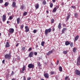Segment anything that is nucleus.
<instances>
[{
    "instance_id": "nucleus-25",
    "label": "nucleus",
    "mask_w": 80,
    "mask_h": 80,
    "mask_svg": "<svg viewBox=\"0 0 80 80\" xmlns=\"http://www.w3.org/2000/svg\"><path fill=\"white\" fill-rule=\"evenodd\" d=\"M61 23H60L58 25V28H59V29H61Z\"/></svg>"
},
{
    "instance_id": "nucleus-14",
    "label": "nucleus",
    "mask_w": 80,
    "mask_h": 80,
    "mask_svg": "<svg viewBox=\"0 0 80 80\" xmlns=\"http://www.w3.org/2000/svg\"><path fill=\"white\" fill-rule=\"evenodd\" d=\"M70 44V42H69L68 41H67L65 42V45L66 46H67Z\"/></svg>"
},
{
    "instance_id": "nucleus-57",
    "label": "nucleus",
    "mask_w": 80,
    "mask_h": 80,
    "mask_svg": "<svg viewBox=\"0 0 80 80\" xmlns=\"http://www.w3.org/2000/svg\"><path fill=\"white\" fill-rule=\"evenodd\" d=\"M9 21H7V23H8H8H9Z\"/></svg>"
},
{
    "instance_id": "nucleus-12",
    "label": "nucleus",
    "mask_w": 80,
    "mask_h": 80,
    "mask_svg": "<svg viewBox=\"0 0 80 80\" xmlns=\"http://www.w3.org/2000/svg\"><path fill=\"white\" fill-rule=\"evenodd\" d=\"M2 21L4 22L6 20V16L5 15H3L2 16Z\"/></svg>"
},
{
    "instance_id": "nucleus-9",
    "label": "nucleus",
    "mask_w": 80,
    "mask_h": 80,
    "mask_svg": "<svg viewBox=\"0 0 80 80\" xmlns=\"http://www.w3.org/2000/svg\"><path fill=\"white\" fill-rule=\"evenodd\" d=\"M12 7H13L14 8H17V6H16V3L15 2H12Z\"/></svg>"
},
{
    "instance_id": "nucleus-11",
    "label": "nucleus",
    "mask_w": 80,
    "mask_h": 80,
    "mask_svg": "<svg viewBox=\"0 0 80 80\" xmlns=\"http://www.w3.org/2000/svg\"><path fill=\"white\" fill-rule=\"evenodd\" d=\"M33 52L32 51L30 52L29 54V57L30 58H31V57H33Z\"/></svg>"
},
{
    "instance_id": "nucleus-55",
    "label": "nucleus",
    "mask_w": 80,
    "mask_h": 80,
    "mask_svg": "<svg viewBox=\"0 0 80 80\" xmlns=\"http://www.w3.org/2000/svg\"><path fill=\"white\" fill-rule=\"evenodd\" d=\"M57 8V9H58V8H59V7H58V6H56V7Z\"/></svg>"
},
{
    "instance_id": "nucleus-7",
    "label": "nucleus",
    "mask_w": 80,
    "mask_h": 80,
    "mask_svg": "<svg viewBox=\"0 0 80 80\" xmlns=\"http://www.w3.org/2000/svg\"><path fill=\"white\" fill-rule=\"evenodd\" d=\"M75 74L77 75H80V71L78 70H76L75 71Z\"/></svg>"
},
{
    "instance_id": "nucleus-5",
    "label": "nucleus",
    "mask_w": 80,
    "mask_h": 80,
    "mask_svg": "<svg viewBox=\"0 0 80 80\" xmlns=\"http://www.w3.org/2000/svg\"><path fill=\"white\" fill-rule=\"evenodd\" d=\"M25 29L26 32H28L30 31V28H29V27L28 26H26L25 27Z\"/></svg>"
},
{
    "instance_id": "nucleus-32",
    "label": "nucleus",
    "mask_w": 80,
    "mask_h": 80,
    "mask_svg": "<svg viewBox=\"0 0 80 80\" xmlns=\"http://www.w3.org/2000/svg\"><path fill=\"white\" fill-rule=\"evenodd\" d=\"M70 46H71V48H72V47H73V42H71L70 43Z\"/></svg>"
},
{
    "instance_id": "nucleus-44",
    "label": "nucleus",
    "mask_w": 80,
    "mask_h": 80,
    "mask_svg": "<svg viewBox=\"0 0 80 80\" xmlns=\"http://www.w3.org/2000/svg\"><path fill=\"white\" fill-rule=\"evenodd\" d=\"M31 80V78L28 77L27 78V80Z\"/></svg>"
},
{
    "instance_id": "nucleus-17",
    "label": "nucleus",
    "mask_w": 80,
    "mask_h": 80,
    "mask_svg": "<svg viewBox=\"0 0 80 80\" xmlns=\"http://www.w3.org/2000/svg\"><path fill=\"white\" fill-rule=\"evenodd\" d=\"M5 47L6 48H8L10 47V44H9V43L8 42H6V44L5 45Z\"/></svg>"
},
{
    "instance_id": "nucleus-52",
    "label": "nucleus",
    "mask_w": 80,
    "mask_h": 80,
    "mask_svg": "<svg viewBox=\"0 0 80 80\" xmlns=\"http://www.w3.org/2000/svg\"><path fill=\"white\" fill-rule=\"evenodd\" d=\"M53 3H55L56 1V0H52Z\"/></svg>"
},
{
    "instance_id": "nucleus-47",
    "label": "nucleus",
    "mask_w": 80,
    "mask_h": 80,
    "mask_svg": "<svg viewBox=\"0 0 80 80\" xmlns=\"http://www.w3.org/2000/svg\"><path fill=\"white\" fill-rule=\"evenodd\" d=\"M17 60H20V57H18Z\"/></svg>"
},
{
    "instance_id": "nucleus-39",
    "label": "nucleus",
    "mask_w": 80,
    "mask_h": 80,
    "mask_svg": "<svg viewBox=\"0 0 80 80\" xmlns=\"http://www.w3.org/2000/svg\"><path fill=\"white\" fill-rule=\"evenodd\" d=\"M51 75H53L54 74V72L53 71H51Z\"/></svg>"
},
{
    "instance_id": "nucleus-22",
    "label": "nucleus",
    "mask_w": 80,
    "mask_h": 80,
    "mask_svg": "<svg viewBox=\"0 0 80 80\" xmlns=\"http://www.w3.org/2000/svg\"><path fill=\"white\" fill-rule=\"evenodd\" d=\"M49 4L50 8H52V7H53V3L50 2L49 3Z\"/></svg>"
},
{
    "instance_id": "nucleus-34",
    "label": "nucleus",
    "mask_w": 80,
    "mask_h": 80,
    "mask_svg": "<svg viewBox=\"0 0 80 80\" xmlns=\"http://www.w3.org/2000/svg\"><path fill=\"white\" fill-rule=\"evenodd\" d=\"M27 15V12H25L23 13V16H25Z\"/></svg>"
},
{
    "instance_id": "nucleus-54",
    "label": "nucleus",
    "mask_w": 80,
    "mask_h": 80,
    "mask_svg": "<svg viewBox=\"0 0 80 80\" xmlns=\"http://www.w3.org/2000/svg\"><path fill=\"white\" fill-rule=\"evenodd\" d=\"M23 80H26V78H25V77H23Z\"/></svg>"
},
{
    "instance_id": "nucleus-40",
    "label": "nucleus",
    "mask_w": 80,
    "mask_h": 80,
    "mask_svg": "<svg viewBox=\"0 0 80 80\" xmlns=\"http://www.w3.org/2000/svg\"><path fill=\"white\" fill-rule=\"evenodd\" d=\"M9 19L10 20H12V19H13V18H12V16H10L9 17Z\"/></svg>"
},
{
    "instance_id": "nucleus-19",
    "label": "nucleus",
    "mask_w": 80,
    "mask_h": 80,
    "mask_svg": "<svg viewBox=\"0 0 80 80\" xmlns=\"http://www.w3.org/2000/svg\"><path fill=\"white\" fill-rule=\"evenodd\" d=\"M70 15L68 14V15H67L66 18V21H68V20L69 18H70Z\"/></svg>"
},
{
    "instance_id": "nucleus-3",
    "label": "nucleus",
    "mask_w": 80,
    "mask_h": 80,
    "mask_svg": "<svg viewBox=\"0 0 80 80\" xmlns=\"http://www.w3.org/2000/svg\"><path fill=\"white\" fill-rule=\"evenodd\" d=\"M28 67L29 68L33 69L35 68V66H34V65L32 64H29L28 66Z\"/></svg>"
},
{
    "instance_id": "nucleus-8",
    "label": "nucleus",
    "mask_w": 80,
    "mask_h": 80,
    "mask_svg": "<svg viewBox=\"0 0 80 80\" xmlns=\"http://www.w3.org/2000/svg\"><path fill=\"white\" fill-rule=\"evenodd\" d=\"M67 28H63L62 29V34H63V33H65V31H67Z\"/></svg>"
},
{
    "instance_id": "nucleus-26",
    "label": "nucleus",
    "mask_w": 80,
    "mask_h": 80,
    "mask_svg": "<svg viewBox=\"0 0 80 80\" xmlns=\"http://www.w3.org/2000/svg\"><path fill=\"white\" fill-rule=\"evenodd\" d=\"M45 44V42L42 41L41 42V45L42 47H44V45Z\"/></svg>"
},
{
    "instance_id": "nucleus-27",
    "label": "nucleus",
    "mask_w": 80,
    "mask_h": 80,
    "mask_svg": "<svg viewBox=\"0 0 80 80\" xmlns=\"http://www.w3.org/2000/svg\"><path fill=\"white\" fill-rule=\"evenodd\" d=\"M74 17L75 18H78V14H77V13H75Z\"/></svg>"
},
{
    "instance_id": "nucleus-63",
    "label": "nucleus",
    "mask_w": 80,
    "mask_h": 80,
    "mask_svg": "<svg viewBox=\"0 0 80 80\" xmlns=\"http://www.w3.org/2000/svg\"><path fill=\"white\" fill-rule=\"evenodd\" d=\"M1 33H0V36H1Z\"/></svg>"
},
{
    "instance_id": "nucleus-30",
    "label": "nucleus",
    "mask_w": 80,
    "mask_h": 80,
    "mask_svg": "<svg viewBox=\"0 0 80 80\" xmlns=\"http://www.w3.org/2000/svg\"><path fill=\"white\" fill-rule=\"evenodd\" d=\"M24 8V6L23 5H22L21 6V10H23V8Z\"/></svg>"
},
{
    "instance_id": "nucleus-43",
    "label": "nucleus",
    "mask_w": 80,
    "mask_h": 80,
    "mask_svg": "<svg viewBox=\"0 0 80 80\" xmlns=\"http://www.w3.org/2000/svg\"><path fill=\"white\" fill-rule=\"evenodd\" d=\"M34 55H37V52H35L34 53Z\"/></svg>"
},
{
    "instance_id": "nucleus-56",
    "label": "nucleus",
    "mask_w": 80,
    "mask_h": 80,
    "mask_svg": "<svg viewBox=\"0 0 80 80\" xmlns=\"http://www.w3.org/2000/svg\"><path fill=\"white\" fill-rule=\"evenodd\" d=\"M11 80H16V79L13 78Z\"/></svg>"
},
{
    "instance_id": "nucleus-28",
    "label": "nucleus",
    "mask_w": 80,
    "mask_h": 80,
    "mask_svg": "<svg viewBox=\"0 0 80 80\" xmlns=\"http://www.w3.org/2000/svg\"><path fill=\"white\" fill-rule=\"evenodd\" d=\"M54 19H53V18L51 20V23H54Z\"/></svg>"
},
{
    "instance_id": "nucleus-53",
    "label": "nucleus",
    "mask_w": 80,
    "mask_h": 80,
    "mask_svg": "<svg viewBox=\"0 0 80 80\" xmlns=\"http://www.w3.org/2000/svg\"><path fill=\"white\" fill-rule=\"evenodd\" d=\"M49 51L51 52V53H53V50H52L51 51Z\"/></svg>"
},
{
    "instance_id": "nucleus-64",
    "label": "nucleus",
    "mask_w": 80,
    "mask_h": 80,
    "mask_svg": "<svg viewBox=\"0 0 80 80\" xmlns=\"http://www.w3.org/2000/svg\"><path fill=\"white\" fill-rule=\"evenodd\" d=\"M28 20H30V19L28 18Z\"/></svg>"
},
{
    "instance_id": "nucleus-4",
    "label": "nucleus",
    "mask_w": 80,
    "mask_h": 80,
    "mask_svg": "<svg viewBox=\"0 0 80 80\" xmlns=\"http://www.w3.org/2000/svg\"><path fill=\"white\" fill-rule=\"evenodd\" d=\"M8 32L12 34L14 32V29L13 28H10L8 30Z\"/></svg>"
},
{
    "instance_id": "nucleus-23",
    "label": "nucleus",
    "mask_w": 80,
    "mask_h": 80,
    "mask_svg": "<svg viewBox=\"0 0 80 80\" xmlns=\"http://www.w3.org/2000/svg\"><path fill=\"white\" fill-rule=\"evenodd\" d=\"M46 3H47V2H46L45 0H43L42 1V5H46Z\"/></svg>"
},
{
    "instance_id": "nucleus-51",
    "label": "nucleus",
    "mask_w": 80,
    "mask_h": 80,
    "mask_svg": "<svg viewBox=\"0 0 80 80\" xmlns=\"http://www.w3.org/2000/svg\"><path fill=\"white\" fill-rule=\"evenodd\" d=\"M32 50V48H29L28 50L29 51H30L31 50Z\"/></svg>"
},
{
    "instance_id": "nucleus-15",
    "label": "nucleus",
    "mask_w": 80,
    "mask_h": 80,
    "mask_svg": "<svg viewBox=\"0 0 80 80\" xmlns=\"http://www.w3.org/2000/svg\"><path fill=\"white\" fill-rule=\"evenodd\" d=\"M78 38H79V36L77 35L74 38V41L76 42L78 39Z\"/></svg>"
},
{
    "instance_id": "nucleus-16",
    "label": "nucleus",
    "mask_w": 80,
    "mask_h": 80,
    "mask_svg": "<svg viewBox=\"0 0 80 80\" xmlns=\"http://www.w3.org/2000/svg\"><path fill=\"white\" fill-rule=\"evenodd\" d=\"M20 22V18H18L17 19V23L18 24H19Z\"/></svg>"
},
{
    "instance_id": "nucleus-59",
    "label": "nucleus",
    "mask_w": 80,
    "mask_h": 80,
    "mask_svg": "<svg viewBox=\"0 0 80 80\" xmlns=\"http://www.w3.org/2000/svg\"><path fill=\"white\" fill-rule=\"evenodd\" d=\"M54 31H55V28H53L52 30V31H53V32H54Z\"/></svg>"
},
{
    "instance_id": "nucleus-13",
    "label": "nucleus",
    "mask_w": 80,
    "mask_h": 80,
    "mask_svg": "<svg viewBox=\"0 0 80 80\" xmlns=\"http://www.w3.org/2000/svg\"><path fill=\"white\" fill-rule=\"evenodd\" d=\"M44 77L46 78H48L49 76L48 73H46L44 74Z\"/></svg>"
},
{
    "instance_id": "nucleus-61",
    "label": "nucleus",
    "mask_w": 80,
    "mask_h": 80,
    "mask_svg": "<svg viewBox=\"0 0 80 80\" xmlns=\"http://www.w3.org/2000/svg\"><path fill=\"white\" fill-rule=\"evenodd\" d=\"M52 50L53 51L55 50H54V49H53Z\"/></svg>"
},
{
    "instance_id": "nucleus-48",
    "label": "nucleus",
    "mask_w": 80,
    "mask_h": 80,
    "mask_svg": "<svg viewBox=\"0 0 80 80\" xmlns=\"http://www.w3.org/2000/svg\"><path fill=\"white\" fill-rule=\"evenodd\" d=\"M5 59H3V60H2V63H5Z\"/></svg>"
},
{
    "instance_id": "nucleus-18",
    "label": "nucleus",
    "mask_w": 80,
    "mask_h": 80,
    "mask_svg": "<svg viewBox=\"0 0 80 80\" xmlns=\"http://www.w3.org/2000/svg\"><path fill=\"white\" fill-rule=\"evenodd\" d=\"M35 7L36 9H38L39 8V4L38 3H37L36 5H35Z\"/></svg>"
},
{
    "instance_id": "nucleus-46",
    "label": "nucleus",
    "mask_w": 80,
    "mask_h": 80,
    "mask_svg": "<svg viewBox=\"0 0 80 80\" xmlns=\"http://www.w3.org/2000/svg\"><path fill=\"white\" fill-rule=\"evenodd\" d=\"M72 8H73V9H75V7L74 6H72Z\"/></svg>"
},
{
    "instance_id": "nucleus-62",
    "label": "nucleus",
    "mask_w": 80,
    "mask_h": 80,
    "mask_svg": "<svg viewBox=\"0 0 80 80\" xmlns=\"http://www.w3.org/2000/svg\"><path fill=\"white\" fill-rule=\"evenodd\" d=\"M38 47V45L36 46V47Z\"/></svg>"
},
{
    "instance_id": "nucleus-41",
    "label": "nucleus",
    "mask_w": 80,
    "mask_h": 80,
    "mask_svg": "<svg viewBox=\"0 0 80 80\" xmlns=\"http://www.w3.org/2000/svg\"><path fill=\"white\" fill-rule=\"evenodd\" d=\"M33 32L34 33H37V30L36 29H34L33 31Z\"/></svg>"
},
{
    "instance_id": "nucleus-35",
    "label": "nucleus",
    "mask_w": 80,
    "mask_h": 80,
    "mask_svg": "<svg viewBox=\"0 0 80 80\" xmlns=\"http://www.w3.org/2000/svg\"><path fill=\"white\" fill-rule=\"evenodd\" d=\"M51 54V52H50V51H49V52L47 54V55H50Z\"/></svg>"
},
{
    "instance_id": "nucleus-2",
    "label": "nucleus",
    "mask_w": 80,
    "mask_h": 80,
    "mask_svg": "<svg viewBox=\"0 0 80 80\" xmlns=\"http://www.w3.org/2000/svg\"><path fill=\"white\" fill-rule=\"evenodd\" d=\"M52 31V29L51 28H49L48 29H46L45 31V35H47L48 33H50Z\"/></svg>"
},
{
    "instance_id": "nucleus-21",
    "label": "nucleus",
    "mask_w": 80,
    "mask_h": 80,
    "mask_svg": "<svg viewBox=\"0 0 80 80\" xmlns=\"http://www.w3.org/2000/svg\"><path fill=\"white\" fill-rule=\"evenodd\" d=\"M77 48H73V52H76V51H77Z\"/></svg>"
},
{
    "instance_id": "nucleus-10",
    "label": "nucleus",
    "mask_w": 80,
    "mask_h": 80,
    "mask_svg": "<svg viewBox=\"0 0 80 80\" xmlns=\"http://www.w3.org/2000/svg\"><path fill=\"white\" fill-rule=\"evenodd\" d=\"M25 70V66H23L22 68V70L21 71V73H24V71Z\"/></svg>"
},
{
    "instance_id": "nucleus-29",
    "label": "nucleus",
    "mask_w": 80,
    "mask_h": 80,
    "mask_svg": "<svg viewBox=\"0 0 80 80\" xmlns=\"http://www.w3.org/2000/svg\"><path fill=\"white\" fill-rule=\"evenodd\" d=\"M8 4H9L8 2H6L4 4V6L5 7H7L8 5Z\"/></svg>"
},
{
    "instance_id": "nucleus-45",
    "label": "nucleus",
    "mask_w": 80,
    "mask_h": 80,
    "mask_svg": "<svg viewBox=\"0 0 80 80\" xmlns=\"http://www.w3.org/2000/svg\"><path fill=\"white\" fill-rule=\"evenodd\" d=\"M3 0H0V3H3Z\"/></svg>"
},
{
    "instance_id": "nucleus-49",
    "label": "nucleus",
    "mask_w": 80,
    "mask_h": 80,
    "mask_svg": "<svg viewBox=\"0 0 80 80\" xmlns=\"http://www.w3.org/2000/svg\"><path fill=\"white\" fill-rule=\"evenodd\" d=\"M19 45V43H17L16 45V47H18V45Z\"/></svg>"
},
{
    "instance_id": "nucleus-33",
    "label": "nucleus",
    "mask_w": 80,
    "mask_h": 80,
    "mask_svg": "<svg viewBox=\"0 0 80 80\" xmlns=\"http://www.w3.org/2000/svg\"><path fill=\"white\" fill-rule=\"evenodd\" d=\"M15 74V73H14V72L13 71H12L11 73V75H14V74Z\"/></svg>"
},
{
    "instance_id": "nucleus-36",
    "label": "nucleus",
    "mask_w": 80,
    "mask_h": 80,
    "mask_svg": "<svg viewBox=\"0 0 80 80\" xmlns=\"http://www.w3.org/2000/svg\"><path fill=\"white\" fill-rule=\"evenodd\" d=\"M23 27H24V25H23V24L21 25V29H23Z\"/></svg>"
},
{
    "instance_id": "nucleus-6",
    "label": "nucleus",
    "mask_w": 80,
    "mask_h": 80,
    "mask_svg": "<svg viewBox=\"0 0 80 80\" xmlns=\"http://www.w3.org/2000/svg\"><path fill=\"white\" fill-rule=\"evenodd\" d=\"M77 64L78 65H80V54L79 55L78 58H77Z\"/></svg>"
},
{
    "instance_id": "nucleus-20",
    "label": "nucleus",
    "mask_w": 80,
    "mask_h": 80,
    "mask_svg": "<svg viewBox=\"0 0 80 80\" xmlns=\"http://www.w3.org/2000/svg\"><path fill=\"white\" fill-rule=\"evenodd\" d=\"M59 70L60 72H62V68L61 66L59 67Z\"/></svg>"
},
{
    "instance_id": "nucleus-1",
    "label": "nucleus",
    "mask_w": 80,
    "mask_h": 80,
    "mask_svg": "<svg viewBox=\"0 0 80 80\" xmlns=\"http://www.w3.org/2000/svg\"><path fill=\"white\" fill-rule=\"evenodd\" d=\"M11 53H10V52L9 54H6L5 55V58L6 59H8V60H10V58H11Z\"/></svg>"
},
{
    "instance_id": "nucleus-58",
    "label": "nucleus",
    "mask_w": 80,
    "mask_h": 80,
    "mask_svg": "<svg viewBox=\"0 0 80 80\" xmlns=\"http://www.w3.org/2000/svg\"><path fill=\"white\" fill-rule=\"evenodd\" d=\"M63 27H65V24H63Z\"/></svg>"
},
{
    "instance_id": "nucleus-31",
    "label": "nucleus",
    "mask_w": 80,
    "mask_h": 80,
    "mask_svg": "<svg viewBox=\"0 0 80 80\" xmlns=\"http://www.w3.org/2000/svg\"><path fill=\"white\" fill-rule=\"evenodd\" d=\"M63 54H64L65 55H66V54L67 53V51H63Z\"/></svg>"
},
{
    "instance_id": "nucleus-50",
    "label": "nucleus",
    "mask_w": 80,
    "mask_h": 80,
    "mask_svg": "<svg viewBox=\"0 0 80 80\" xmlns=\"http://www.w3.org/2000/svg\"><path fill=\"white\" fill-rule=\"evenodd\" d=\"M58 63H59V61L58 60L57 61V65H58Z\"/></svg>"
},
{
    "instance_id": "nucleus-24",
    "label": "nucleus",
    "mask_w": 80,
    "mask_h": 80,
    "mask_svg": "<svg viewBox=\"0 0 80 80\" xmlns=\"http://www.w3.org/2000/svg\"><path fill=\"white\" fill-rule=\"evenodd\" d=\"M57 11V8L56 7H55L52 10V12H56V11Z\"/></svg>"
},
{
    "instance_id": "nucleus-37",
    "label": "nucleus",
    "mask_w": 80,
    "mask_h": 80,
    "mask_svg": "<svg viewBox=\"0 0 80 80\" xmlns=\"http://www.w3.org/2000/svg\"><path fill=\"white\" fill-rule=\"evenodd\" d=\"M22 50L24 51V50H25V48L24 47H23L22 48Z\"/></svg>"
},
{
    "instance_id": "nucleus-60",
    "label": "nucleus",
    "mask_w": 80,
    "mask_h": 80,
    "mask_svg": "<svg viewBox=\"0 0 80 80\" xmlns=\"http://www.w3.org/2000/svg\"><path fill=\"white\" fill-rule=\"evenodd\" d=\"M46 12H47V13H48V11H46Z\"/></svg>"
},
{
    "instance_id": "nucleus-38",
    "label": "nucleus",
    "mask_w": 80,
    "mask_h": 80,
    "mask_svg": "<svg viewBox=\"0 0 80 80\" xmlns=\"http://www.w3.org/2000/svg\"><path fill=\"white\" fill-rule=\"evenodd\" d=\"M38 66H39V67H40V66H41V64H40V62H38Z\"/></svg>"
},
{
    "instance_id": "nucleus-42",
    "label": "nucleus",
    "mask_w": 80,
    "mask_h": 80,
    "mask_svg": "<svg viewBox=\"0 0 80 80\" xmlns=\"http://www.w3.org/2000/svg\"><path fill=\"white\" fill-rule=\"evenodd\" d=\"M68 76H66L65 78V80H67V79H68Z\"/></svg>"
}]
</instances>
